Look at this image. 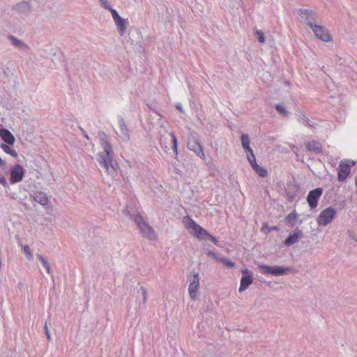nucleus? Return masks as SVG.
Returning a JSON list of instances; mask_svg holds the SVG:
<instances>
[{
	"label": "nucleus",
	"instance_id": "f257e3e1",
	"mask_svg": "<svg viewBox=\"0 0 357 357\" xmlns=\"http://www.w3.org/2000/svg\"><path fill=\"white\" fill-rule=\"evenodd\" d=\"M185 226L188 230L191 229L190 231V234L198 239L204 241L209 240L215 245H219L218 238L211 235L206 229L197 224L192 218H188V222H185Z\"/></svg>",
	"mask_w": 357,
	"mask_h": 357
},
{
	"label": "nucleus",
	"instance_id": "f03ea898",
	"mask_svg": "<svg viewBox=\"0 0 357 357\" xmlns=\"http://www.w3.org/2000/svg\"><path fill=\"white\" fill-rule=\"evenodd\" d=\"M125 213L128 214L130 218H134V221L137 225L142 236L144 238H146L149 240H155L156 234L153 229L149 225V223L145 221L140 213H137V215H134V213H131L128 209L125 210Z\"/></svg>",
	"mask_w": 357,
	"mask_h": 357
},
{
	"label": "nucleus",
	"instance_id": "7ed1b4c3",
	"mask_svg": "<svg viewBox=\"0 0 357 357\" xmlns=\"http://www.w3.org/2000/svg\"><path fill=\"white\" fill-rule=\"evenodd\" d=\"M97 160L101 167L105 169L110 174L117 171L119 167L118 163L114 160V153L112 151L109 155L105 153H99L98 154Z\"/></svg>",
	"mask_w": 357,
	"mask_h": 357
},
{
	"label": "nucleus",
	"instance_id": "20e7f679",
	"mask_svg": "<svg viewBox=\"0 0 357 357\" xmlns=\"http://www.w3.org/2000/svg\"><path fill=\"white\" fill-rule=\"evenodd\" d=\"M257 268L261 273L274 276L284 275L293 269L289 266L285 267L283 266H270L266 264H259Z\"/></svg>",
	"mask_w": 357,
	"mask_h": 357
},
{
	"label": "nucleus",
	"instance_id": "39448f33",
	"mask_svg": "<svg viewBox=\"0 0 357 357\" xmlns=\"http://www.w3.org/2000/svg\"><path fill=\"white\" fill-rule=\"evenodd\" d=\"M128 43H130L133 47V50L138 52L144 51V41L140 30L137 28L132 27L129 30Z\"/></svg>",
	"mask_w": 357,
	"mask_h": 357
},
{
	"label": "nucleus",
	"instance_id": "423d86ee",
	"mask_svg": "<svg viewBox=\"0 0 357 357\" xmlns=\"http://www.w3.org/2000/svg\"><path fill=\"white\" fill-rule=\"evenodd\" d=\"M336 213L335 208L332 206L325 208L318 215L317 218V224L319 226H326L335 218Z\"/></svg>",
	"mask_w": 357,
	"mask_h": 357
},
{
	"label": "nucleus",
	"instance_id": "0eeeda50",
	"mask_svg": "<svg viewBox=\"0 0 357 357\" xmlns=\"http://www.w3.org/2000/svg\"><path fill=\"white\" fill-rule=\"evenodd\" d=\"M25 170L20 164H15L10 169L9 181L11 184L21 182L24 176Z\"/></svg>",
	"mask_w": 357,
	"mask_h": 357
},
{
	"label": "nucleus",
	"instance_id": "6e6552de",
	"mask_svg": "<svg viewBox=\"0 0 357 357\" xmlns=\"http://www.w3.org/2000/svg\"><path fill=\"white\" fill-rule=\"evenodd\" d=\"M310 27L312 29L315 36L319 40L324 42H330L332 40V36L325 26L317 24H310Z\"/></svg>",
	"mask_w": 357,
	"mask_h": 357
},
{
	"label": "nucleus",
	"instance_id": "1a4fd4ad",
	"mask_svg": "<svg viewBox=\"0 0 357 357\" xmlns=\"http://www.w3.org/2000/svg\"><path fill=\"white\" fill-rule=\"evenodd\" d=\"M323 194V188L318 187L309 192L307 196V202L311 209H314L318 205V201Z\"/></svg>",
	"mask_w": 357,
	"mask_h": 357
},
{
	"label": "nucleus",
	"instance_id": "9d476101",
	"mask_svg": "<svg viewBox=\"0 0 357 357\" xmlns=\"http://www.w3.org/2000/svg\"><path fill=\"white\" fill-rule=\"evenodd\" d=\"M241 272L242 277L241 278V284L238 289L239 292H243L247 289L253 282L252 273L248 268H244Z\"/></svg>",
	"mask_w": 357,
	"mask_h": 357
},
{
	"label": "nucleus",
	"instance_id": "9b49d317",
	"mask_svg": "<svg viewBox=\"0 0 357 357\" xmlns=\"http://www.w3.org/2000/svg\"><path fill=\"white\" fill-rule=\"evenodd\" d=\"M13 10L19 14L29 15L32 11L31 1H22L15 3L13 7Z\"/></svg>",
	"mask_w": 357,
	"mask_h": 357
},
{
	"label": "nucleus",
	"instance_id": "f8f14e48",
	"mask_svg": "<svg viewBox=\"0 0 357 357\" xmlns=\"http://www.w3.org/2000/svg\"><path fill=\"white\" fill-rule=\"evenodd\" d=\"M300 16L305 20V23L310 26V24H315L317 19V13L312 10L301 8L298 10Z\"/></svg>",
	"mask_w": 357,
	"mask_h": 357
},
{
	"label": "nucleus",
	"instance_id": "ddd939ff",
	"mask_svg": "<svg viewBox=\"0 0 357 357\" xmlns=\"http://www.w3.org/2000/svg\"><path fill=\"white\" fill-rule=\"evenodd\" d=\"M303 237V233L302 230L298 227L296 228L294 231L291 232L289 236L284 241L283 243L287 247H290L297 242L299 241Z\"/></svg>",
	"mask_w": 357,
	"mask_h": 357
},
{
	"label": "nucleus",
	"instance_id": "4468645a",
	"mask_svg": "<svg viewBox=\"0 0 357 357\" xmlns=\"http://www.w3.org/2000/svg\"><path fill=\"white\" fill-rule=\"evenodd\" d=\"M199 287V273H195L192 278L190 279V284L188 287V291L190 298L195 300L197 298V294Z\"/></svg>",
	"mask_w": 357,
	"mask_h": 357
},
{
	"label": "nucleus",
	"instance_id": "2eb2a0df",
	"mask_svg": "<svg viewBox=\"0 0 357 357\" xmlns=\"http://www.w3.org/2000/svg\"><path fill=\"white\" fill-rule=\"evenodd\" d=\"M337 170L338 181H344L351 172V165L341 161Z\"/></svg>",
	"mask_w": 357,
	"mask_h": 357
},
{
	"label": "nucleus",
	"instance_id": "dca6fc26",
	"mask_svg": "<svg viewBox=\"0 0 357 357\" xmlns=\"http://www.w3.org/2000/svg\"><path fill=\"white\" fill-rule=\"evenodd\" d=\"M300 185L295 182L287 183V187L285 189L286 196L289 202L294 199L296 192L299 190Z\"/></svg>",
	"mask_w": 357,
	"mask_h": 357
},
{
	"label": "nucleus",
	"instance_id": "f3484780",
	"mask_svg": "<svg viewBox=\"0 0 357 357\" xmlns=\"http://www.w3.org/2000/svg\"><path fill=\"white\" fill-rule=\"evenodd\" d=\"M187 146L188 149L194 151L201 158H204L205 155L203 150V146L200 144V143L198 141L190 140L187 144Z\"/></svg>",
	"mask_w": 357,
	"mask_h": 357
},
{
	"label": "nucleus",
	"instance_id": "a211bd4d",
	"mask_svg": "<svg viewBox=\"0 0 357 357\" xmlns=\"http://www.w3.org/2000/svg\"><path fill=\"white\" fill-rule=\"evenodd\" d=\"M98 137L100 138V144L102 145L104 150L103 153L109 155V153H111L112 151V148L111 144L108 142L107 135L104 131L100 130L98 132Z\"/></svg>",
	"mask_w": 357,
	"mask_h": 357
},
{
	"label": "nucleus",
	"instance_id": "6ab92c4d",
	"mask_svg": "<svg viewBox=\"0 0 357 357\" xmlns=\"http://www.w3.org/2000/svg\"><path fill=\"white\" fill-rule=\"evenodd\" d=\"M119 130H120L119 137L123 141H128L130 139L129 130H128L127 125L126 124L122 116H119Z\"/></svg>",
	"mask_w": 357,
	"mask_h": 357
},
{
	"label": "nucleus",
	"instance_id": "aec40b11",
	"mask_svg": "<svg viewBox=\"0 0 357 357\" xmlns=\"http://www.w3.org/2000/svg\"><path fill=\"white\" fill-rule=\"evenodd\" d=\"M0 137L1 139L8 145H13L15 142V138L11 132L6 128L0 129Z\"/></svg>",
	"mask_w": 357,
	"mask_h": 357
},
{
	"label": "nucleus",
	"instance_id": "412c9836",
	"mask_svg": "<svg viewBox=\"0 0 357 357\" xmlns=\"http://www.w3.org/2000/svg\"><path fill=\"white\" fill-rule=\"evenodd\" d=\"M7 38L11 42L12 45L16 48L25 51L29 50V47L27 44L24 43L22 40L14 36L13 35L9 34Z\"/></svg>",
	"mask_w": 357,
	"mask_h": 357
},
{
	"label": "nucleus",
	"instance_id": "4be33fe9",
	"mask_svg": "<svg viewBox=\"0 0 357 357\" xmlns=\"http://www.w3.org/2000/svg\"><path fill=\"white\" fill-rule=\"evenodd\" d=\"M306 148L309 151H313L317 154L321 153L323 149L321 143L317 141H312L306 144Z\"/></svg>",
	"mask_w": 357,
	"mask_h": 357
},
{
	"label": "nucleus",
	"instance_id": "5701e85b",
	"mask_svg": "<svg viewBox=\"0 0 357 357\" xmlns=\"http://www.w3.org/2000/svg\"><path fill=\"white\" fill-rule=\"evenodd\" d=\"M114 22L115 24L116 25L117 29L119 30L120 35L123 36L126 33V27L128 22L121 17L116 20Z\"/></svg>",
	"mask_w": 357,
	"mask_h": 357
},
{
	"label": "nucleus",
	"instance_id": "b1692460",
	"mask_svg": "<svg viewBox=\"0 0 357 357\" xmlns=\"http://www.w3.org/2000/svg\"><path fill=\"white\" fill-rule=\"evenodd\" d=\"M298 214L296 211L289 213L284 218V222L287 225L294 227L296 225Z\"/></svg>",
	"mask_w": 357,
	"mask_h": 357
},
{
	"label": "nucleus",
	"instance_id": "393cba45",
	"mask_svg": "<svg viewBox=\"0 0 357 357\" xmlns=\"http://www.w3.org/2000/svg\"><path fill=\"white\" fill-rule=\"evenodd\" d=\"M241 142L243 149L245 152H251V147L250 146V140L248 134H242L241 135Z\"/></svg>",
	"mask_w": 357,
	"mask_h": 357
},
{
	"label": "nucleus",
	"instance_id": "a878e982",
	"mask_svg": "<svg viewBox=\"0 0 357 357\" xmlns=\"http://www.w3.org/2000/svg\"><path fill=\"white\" fill-rule=\"evenodd\" d=\"M34 199L36 202H37L38 203H39L40 204H41L43 206L47 205L49 202V199L47 198L46 193H45L43 192H39L36 193L34 197Z\"/></svg>",
	"mask_w": 357,
	"mask_h": 357
},
{
	"label": "nucleus",
	"instance_id": "bb28decb",
	"mask_svg": "<svg viewBox=\"0 0 357 357\" xmlns=\"http://www.w3.org/2000/svg\"><path fill=\"white\" fill-rule=\"evenodd\" d=\"M10 145H8V144L1 143L0 144V147L8 154H10L11 156L14 158H17L18 156V154L15 150L12 149Z\"/></svg>",
	"mask_w": 357,
	"mask_h": 357
},
{
	"label": "nucleus",
	"instance_id": "cd10ccee",
	"mask_svg": "<svg viewBox=\"0 0 357 357\" xmlns=\"http://www.w3.org/2000/svg\"><path fill=\"white\" fill-rule=\"evenodd\" d=\"M280 230V227L277 225L275 226H268L267 222H264L262 225V227L261 229V231L264 232L265 234H268V232H271L272 231H278Z\"/></svg>",
	"mask_w": 357,
	"mask_h": 357
},
{
	"label": "nucleus",
	"instance_id": "c85d7f7f",
	"mask_svg": "<svg viewBox=\"0 0 357 357\" xmlns=\"http://www.w3.org/2000/svg\"><path fill=\"white\" fill-rule=\"evenodd\" d=\"M37 258L43 264V266L46 268L47 272L49 274H52L51 267L47 259L41 255H38Z\"/></svg>",
	"mask_w": 357,
	"mask_h": 357
},
{
	"label": "nucleus",
	"instance_id": "c756f323",
	"mask_svg": "<svg viewBox=\"0 0 357 357\" xmlns=\"http://www.w3.org/2000/svg\"><path fill=\"white\" fill-rule=\"evenodd\" d=\"M253 169L261 177H266L268 174L267 170L264 167H261L259 165H256L255 167Z\"/></svg>",
	"mask_w": 357,
	"mask_h": 357
},
{
	"label": "nucleus",
	"instance_id": "7c9ffc66",
	"mask_svg": "<svg viewBox=\"0 0 357 357\" xmlns=\"http://www.w3.org/2000/svg\"><path fill=\"white\" fill-rule=\"evenodd\" d=\"M275 109L280 114L284 116H287L289 114L282 104H276L275 105Z\"/></svg>",
	"mask_w": 357,
	"mask_h": 357
},
{
	"label": "nucleus",
	"instance_id": "2f4dec72",
	"mask_svg": "<svg viewBox=\"0 0 357 357\" xmlns=\"http://www.w3.org/2000/svg\"><path fill=\"white\" fill-rule=\"evenodd\" d=\"M218 262L222 263L227 268H233L235 266V263L227 257H220Z\"/></svg>",
	"mask_w": 357,
	"mask_h": 357
},
{
	"label": "nucleus",
	"instance_id": "473e14b6",
	"mask_svg": "<svg viewBox=\"0 0 357 357\" xmlns=\"http://www.w3.org/2000/svg\"><path fill=\"white\" fill-rule=\"evenodd\" d=\"M170 136L172 137V149L174 154L177 155L178 154V146H177V138L176 135L174 132L170 133Z\"/></svg>",
	"mask_w": 357,
	"mask_h": 357
},
{
	"label": "nucleus",
	"instance_id": "72a5a7b5",
	"mask_svg": "<svg viewBox=\"0 0 357 357\" xmlns=\"http://www.w3.org/2000/svg\"><path fill=\"white\" fill-rule=\"evenodd\" d=\"M255 36L259 43H264L265 36L264 32L261 30L257 29L255 32Z\"/></svg>",
	"mask_w": 357,
	"mask_h": 357
},
{
	"label": "nucleus",
	"instance_id": "f704fd0d",
	"mask_svg": "<svg viewBox=\"0 0 357 357\" xmlns=\"http://www.w3.org/2000/svg\"><path fill=\"white\" fill-rule=\"evenodd\" d=\"M298 120L301 122L302 123H303L305 126H307L309 127H312V126L308 123L309 121V119L307 116H305V114L301 113L298 116Z\"/></svg>",
	"mask_w": 357,
	"mask_h": 357
},
{
	"label": "nucleus",
	"instance_id": "c9c22d12",
	"mask_svg": "<svg viewBox=\"0 0 357 357\" xmlns=\"http://www.w3.org/2000/svg\"><path fill=\"white\" fill-rule=\"evenodd\" d=\"M242 5V0H230L229 6L231 8L238 9Z\"/></svg>",
	"mask_w": 357,
	"mask_h": 357
},
{
	"label": "nucleus",
	"instance_id": "e433bc0d",
	"mask_svg": "<svg viewBox=\"0 0 357 357\" xmlns=\"http://www.w3.org/2000/svg\"><path fill=\"white\" fill-rule=\"evenodd\" d=\"M206 255H207L208 257H213L217 261H218L220 258V257L219 256L218 254H216L215 252H214L212 250H208L206 252Z\"/></svg>",
	"mask_w": 357,
	"mask_h": 357
},
{
	"label": "nucleus",
	"instance_id": "4c0bfd02",
	"mask_svg": "<svg viewBox=\"0 0 357 357\" xmlns=\"http://www.w3.org/2000/svg\"><path fill=\"white\" fill-rule=\"evenodd\" d=\"M99 1L101 6L105 9L109 10L112 8L107 0H99Z\"/></svg>",
	"mask_w": 357,
	"mask_h": 357
},
{
	"label": "nucleus",
	"instance_id": "58836bf2",
	"mask_svg": "<svg viewBox=\"0 0 357 357\" xmlns=\"http://www.w3.org/2000/svg\"><path fill=\"white\" fill-rule=\"evenodd\" d=\"M22 250L24 252V253L26 255L27 257H29V258L32 257L31 249L29 245H25L22 246Z\"/></svg>",
	"mask_w": 357,
	"mask_h": 357
},
{
	"label": "nucleus",
	"instance_id": "ea45409f",
	"mask_svg": "<svg viewBox=\"0 0 357 357\" xmlns=\"http://www.w3.org/2000/svg\"><path fill=\"white\" fill-rule=\"evenodd\" d=\"M203 7L198 3H196L194 6L192 7V11L193 12H195V13H202L203 12V10H202Z\"/></svg>",
	"mask_w": 357,
	"mask_h": 357
},
{
	"label": "nucleus",
	"instance_id": "a19ab883",
	"mask_svg": "<svg viewBox=\"0 0 357 357\" xmlns=\"http://www.w3.org/2000/svg\"><path fill=\"white\" fill-rule=\"evenodd\" d=\"M139 290L142 291V295L143 296V304L144 305L147 299L146 290L144 287H141Z\"/></svg>",
	"mask_w": 357,
	"mask_h": 357
},
{
	"label": "nucleus",
	"instance_id": "79ce46f5",
	"mask_svg": "<svg viewBox=\"0 0 357 357\" xmlns=\"http://www.w3.org/2000/svg\"><path fill=\"white\" fill-rule=\"evenodd\" d=\"M0 184L2 185L5 188H9L8 183L3 175H0Z\"/></svg>",
	"mask_w": 357,
	"mask_h": 357
},
{
	"label": "nucleus",
	"instance_id": "37998d69",
	"mask_svg": "<svg viewBox=\"0 0 357 357\" xmlns=\"http://www.w3.org/2000/svg\"><path fill=\"white\" fill-rule=\"evenodd\" d=\"M111 14H112V16L113 17V20L114 21H115L116 20H117L118 18H119L121 16L119 15L118 12L114 9V8H111L109 10Z\"/></svg>",
	"mask_w": 357,
	"mask_h": 357
},
{
	"label": "nucleus",
	"instance_id": "c03bdc74",
	"mask_svg": "<svg viewBox=\"0 0 357 357\" xmlns=\"http://www.w3.org/2000/svg\"><path fill=\"white\" fill-rule=\"evenodd\" d=\"M44 329H45V335L47 336V339L48 340V341H51L52 338H51L50 333L48 329L47 321L45 324Z\"/></svg>",
	"mask_w": 357,
	"mask_h": 357
},
{
	"label": "nucleus",
	"instance_id": "a18cd8bd",
	"mask_svg": "<svg viewBox=\"0 0 357 357\" xmlns=\"http://www.w3.org/2000/svg\"><path fill=\"white\" fill-rule=\"evenodd\" d=\"M249 162H250V165H251L252 169H254L256 165H258L257 163L255 156H253L252 160H250Z\"/></svg>",
	"mask_w": 357,
	"mask_h": 357
},
{
	"label": "nucleus",
	"instance_id": "49530a36",
	"mask_svg": "<svg viewBox=\"0 0 357 357\" xmlns=\"http://www.w3.org/2000/svg\"><path fill=\"white\" fill-rule=\"evenodd\" d=\"M246 153H247V158H248V161L252 160V157L255 156L253 153L252 149H251V152H246Z\"/></svg>",
	"mask_w": 357,
	"mask_h": 357
},
{
	"label": "nucleus",
	"instance_id": "de8ad7c7",
	"mask_svg": "<svg viewBox=\"0 0 357 357\" xmlns=\"http://www.w3.org/2000/svg\"><path fill=\"white\" fill-rule=\"evenodd\" d=\"M176 109L180 111L181 112H183V107L181 103H176L175 105Z\"/></svg>",
	"mask_w": 357,
	"mask_h": 357
},
{
	"label": "nucleus",
	"instance_id": "09e8293b",
	"mask_svg": "<svg viewBox=\"0 0 357 357\" xmlns=\"http://www.w3.org/2000/svg\"><path fill=\"white\" fill-rule=\"evenodd\" d=\"M349 236L353 238L354 240H355L356 241H357V238H356V234H354V231H349Z\"/></svg>",
	"mask_w": 357,
	"mask_h": 357
},
{
	"label": "nucleus",
	"instance_id": "8fccbe9b",
	"mask_svg": "<svg viewBox=\"0 0 357 357\" xmlns=\"http://www.w3.org/2000/svg\"><path fill=\"white\" fill-rule=\"evenodd\" d=\"M6 162L0 157V167H4L6 166Z\"/></svg>",
	"mask_w": 357,
	"mask_h": 357
},
{
	"label": "nucleus",
	"instance_id": "3c124183",
	"mask_svg": "<svg viewBox=\"0 0 357 357\" xmlns=\"http://www.w3.org/2000/svg\"><path fill=\"white\" fill-rule=\"evenodd\" d=\"M80 130H81L83 135L84 136V137H86L87 139H89V137L88 135L86 134V131L82 128H80Z\"/></svg>",
	"mask_w": 357,
	"mask_h": 357
},
{
	"label": "nucleus",
	"instance_id": "603ef678",
	"mask_svg": "<svg viewBox=\"0 0 357 357\" xmlns=\"http://www.w3.org/2000/svg\"><path fill=\"white\" fill-rule=\"evenodd\" d=\"M148 106H149V107L150 109H151L152 110L155 111V112H156L159 116H160V114H158V113L155 110V109L153 107V106H151V105H148Z\"/></svg>",
	"mask_w": 357,
	"mask_h": 357
},
{
	"label": "nucleus",
	"instance_id": "864d4df0",
	"mask_svg": "<svg viewBox=\"0 0 357 357\" xmlns=\"http://www.w3.org/2000/svg\"><path fill=\"white\" fill-rule=\"evenodd\" d=\"M351 165H354V161H353V160H352V161L351 162Z\"/></svg>",
	"mask_w": 357,
	"mask_h": 357
}]
</instances>
